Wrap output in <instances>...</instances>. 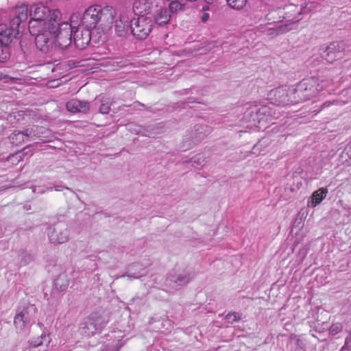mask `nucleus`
Wrapping results in <instances>:
<instances>
[{"label":"nucleus","mask_w":351,"mask_h":351,"mask_svg":"<svg viewBox=\"0 0 351 351\" xmlns=\"http://www.w3.org/2000/svg\"><path fill=\"white\" fill-rule=\"evenodd\" d=\"M319 4L310 1L305 4L295 5L290 3L286 5L282 10H279L281 22L285 23L277 27L278 34H285L294 29V27L302 19V16L316 10Z\"/></svg>","instance_id":"nucleus-1"},{"label":"nucleus","mask_w":351,"mask_h":351,"mask_svg":"<svg viewBox=\"0 0 351 351\" xmlns=\"http://www.w3.org/2000/svg\"><path fill=\"white\" fill-rule=\"evenodd\" d=\"M112 8L106 7L101 9L96 6H90L84 12L81 23L84 28L90 30L96 27L99 21H106L111 24L114 21V14Z\"/></svg>","instance_id":"nucleus-2"},{"label":"nucleus","mask_w":351,"mask_h":351,"mask_svg":"<svg viewBox=\"0 0 351 351\" xmlns=\"http://www.w3.org/2000/svg\"><path fill=\"white\" fill-rule=\"evenodd\" d=\"M51 22L56 23L54 38L57 50L62 51L65 58L72 56L69 49L73 40V27L69 23H59L56 19L51 20Z\"/></svg>","instance_id":"nucleus-3"},{"label":"nucleus","mask_w":351,"mask_h":351,"mask_svg":"<svg viewBox=\"0 0 351 351\" xmlns=\"http://www.w3.org/2000/svg\"><path fill=\"white\" fill-rule=\"evenodd\" d=\"M316 77L304 79L292 90L293 101L298 104L305 101L316 95L321 90Z\"/></svg>","instance_id":"nucleus-4"},{"label":"nucleus","mask_w":351,"mask_h":351,"mask_svg":"<svg viewBox=\"0 0 351 351\" xmlns=\"http://www.w3.org/2000/svg\"><path fill=\"white\" fill-rule=\"evenodd\" d=\"M55 29L56 23L49 20L44 23L43 31L34 36L36 47L43 53H49L53 49H57L54 38Z\"/></svg>","instance_id":"nucleus-5"},{"label":"nucleus","mask_w":351,"mask_h":351,"mask_svg":"<svg viewBox=\"0 0 351 351\" xmlns=\"http://www.w3.org/2000/svg\"><path fill=\"white\" fill-rule=\"evenodd\" d=\"M108 319L97 313H91L82 324V333L88 337L99 333L106 326Z\"/></svg>","instance_id":"nucleus-6"},{"label":"nucleus","mask_w":351,"mask_h":351,"mask_svg":"<svg viewBox=\"0 0 351 351\" xmlns=\"http://www.w3.org/2000/svg\"><path fill=\"white\" fill-rule=\"evenodd\" d=\"M193 276L194 275L190 269H173L167 274L165 285L172 289L178 290L186 286L193 278Z\"/></svg>","instance_id":"nucleus-7"},{"label":"nucleus","mask_w":351,"mask_h":351,"mask_svg":"<svg viewBox=\"0 0 351 351\" xmlns=\"http://www.w3.org/2000/svg\"><path fill=\"white\" fill-rule=\"evenodd\" d=\"M152 29V20L149 16H138L130 20V32L137 39L146 38Z\"/></svg>","instance_id":"nucleus-8"},{"label":"nucleus","mask_w":351,"mask_h":351,"mask_svg":"<svg viewBox=\"0 0 351 351\" xmlns=\"http://www.w3.org/2000/svg\"><path fill=\"white\" fill-rule=\"evenodd\" d=\"M36 313L35 305H28L22 309H18L14 318V324L16 329L24 330L32 326L34 322Z\"/></svg>","instance_id":"nucleus-9"},{"label":"nucleus","mask_w":351,"mask_h":351,"mask_svg":"<svg viewBox=\"0 0 351 351\" xmlns=\"http://www.w3.org/2000/svg\"><path fill=\"white\" fill-rule=\"evenodd\" d=\"M47 235L51 243L62 244L68 241L70 231L65 222H58L47 229Z\"/></svg>","instance_id":"nucleus-10"},{"label":"nucleus","mask_w":351,"mask_h":351,"mask_svg":"<svg viewBox=\"0 0 351 351\" xmlns=\"http://www.w3.org/2000/svg\"><path fill=\"white\" fill-rule=\"evenodd\" d=\"M59 11L53 10L51 14V10L47 6L43 5L41 3H36L32 5L29 8V16L32 19H37L41 21V22H48L49 20H53L58 18Z\"/></svg>","instance_id":"nucleus-11"},{"label":"nucleus","mask_w":351,"mask_h":351,"mask_svg":"<svg viewBox=\"0 0 351 351\" xmlns=\"http://www.w3.org/2000/svg\"><path fill=\"white\" fill-rule=\"evenodd\" d=\"M245 116L250 117L254 121H269L272 118L276 117V113L275 109L268 106H261L249 108L245 112Z\"/></svg>","instance_id":"nucleus-12"},{"label":"nucleus","mask_w":351,"mask_h":351,"mask_svg":"<svg viewBox=\"0 0 351 351\" xmlns=\"http://www.w3.org/2000/svg\"><path fill=\"white\" fill-rule=\"evenodd\" d=\"M269 99L276 106H287L295 104L293 100L292 91L291 94L286 87H278L270 91Z\"/></svg>","instance_id":"nucleus-13"},{"label":"nucleus","mask_w":351,"mask_h":351,"mask_svg":"<svg viewBox=\"0 0 351 351\" xmlns=\"http://www.w3.org/2000/svg\"><path fill=\"white\" fill-rule=\"evenodd\" d=\"M210 132V127L206 125L197 124L193 130L186 136L185 143H188V148L191 145L201 142Z\"/></svg>","instance_id":"nucleus-14"},{"label":"nucleus","mask_w":351,"mask_h":351,"mask_svg":"<svg viewBox=\"0 0 351 351\" xmlns=\"http://www.w3.org/2000/svg\"><path fill=\"white\" fill-rule=\"evenodd\" d=\"M344 50V44L341 42H332L320 53L321 56L327 62L332 63L341 58Z\"/></svg>","instance_id":"nucleus-15"},{"label":"nucleus","mask_w":351,"mask_h":351,"mask_svg":"<svg viewBox=\"0 0 351 351\" xmlns=\"http://www.w3.org/2000/svg\"><path fill=\"white\" fill-rule=\"evenodd\" d=\"M157 2L152 0H135L133 4V10L136 15L151 16L153 12L156 11Z\"/></svg>","instance_id":"nucleus-16"},{"label":"nucleus","mask_w":351,"mask_h":351,"mask_svg":"<svg viewBox=\"0 0 351 351\" xmlns=\"http://www.w3.org/2000/svg\"><path fill=\"white\" fill-rule=\"evenodd\" d=\"M91 32L88 28L77 27L73 33V42L80 49H85L90 43Z\"/></svg>","instance_id":"nucleus-17"},{"label":"nucleus","mask_w":351,"mask_h":351,"mask_svg":"<svg viewBox=\"0 0 351 351\" xmlns=\"http://www.w3.org/2000/svg\"><path fill=\"white\" fill-rule=\"evenodd\" d=\"M156 10V12H153L151 16L149 17L151 19L153 18L155 22L159 25H163L167 24L169 22L171 17V15L169 14V11L167 10L166 8L159 6L158 4L157 9Z\"/></svg>","instance_id":"nucleus-18"},{"label":"nucleus","mask_w":351,"mask_h":351,"mask_svg":"<svg viewBox=\"0 0 351 351\" xmlns=\"http://www.w3.org/2000/svg\"><path fill=\"white\" fill-rule=\"evenodd\" d=\"M148 271L146 267H143L139 263H135L130 265L128 269V271L123 276H128L130 278H139L147 275Z\"/></svg>","instance_id":"nucleus-19"},{"label":"nucleus","mask_w":351,"mask_h":351,"mask_svg":"<svg viewBox=\"0 0 351 351\" xmlns=\"http://www.w3.org/2000/svg\"><path fill=\"white\" fill-rule=\"evenodd\" d=\"M114 23L115 32L118 36H125L130 30V20L125 16H121Z\"/></svg>","instance_id":"nucleus-20"},{"label":"nucleus","mask_w":351,"mask_h":351,"mask_svg":"<svg viewBox=\"0 0 351 351\" xmlns=\"http://www.w3.org/2000/svg\"><path fill=\"white\" fill-rule=\"evenodd\" d=\"M14 30L9 29L8 25L0 24V41L2 45H8L17 35Z\"/></svg>","instance_id":"nucleus-21"},{"label":"nucleus","mask_w":351,"mask_h":351,"mask_svg":"<svg viewBox=\"0 0 351 351\" xmlns=\"http://www.w3.org/2000/svg\"><path fill=\"white\" fill-rule=\"evenodd\" d=\"M327 188H320L314 191L308 199L307 205L308 207L314 208L319 205L328 194Z\"/></svg>","instance_id":"nucleus-22"},{"label":"nucleus","mask_w":351,"mask_h":351,"mask_svg":"<svg viewBox=\"0 0 351 351\" xmlns=\"http://www.w3.org/2000/svg\"><path fill=\"white\" fill-rule=\"evenodd\" d=\"M69 280L66 274H60L54 280L52 293L64 291L69 286Z\"/></svg>","instance_id":"nucleus-23"},{"label":"nucleus","mask_w":351,"mask_h":351,"mask_svg":"<svg viewBox=\"0 0 351 351\" xmlns=\"http://www.w3.org/2000/svg\"><path fill=\"white\" fill-rule=\"evenodd\" d=\"M161 123L150 125L147 127L143 128L138 132L141 133L143 136L154 138L157 134L162 132Z\"/></svg>","instance_id":"nucleus-24"},{"label":"nucleus","mask_w":351,"mask_h":351,"mask_svg":"<svg viewBox=\"0 0 351 351\" xmlns=\"http://www.w3.org/2000/svg\"><path fill=\"white\" fill-rule=\"evenodd\" d=\"M207 156L204 153L198 154L190 159L189 163L196 169H201L206 162Z\"/></svg>","instance_id":"nucleus-25"},{"label":"nucleus","mask_w":351,"mask_h":351,"mask_svg":"<svg viewBox=\"0 0 351 351\" xmlns=\"http://www.w3.org/2000/svg\"><path fill=\"white\" fill-rule=\"evenodd\" d=\"M29 31L32 36L36 35L41 32L43 29V22H41L40 20L37 19H32L30 18V21H29Z\"/></svg>","instance_id":"nucleus-26"},{"label":"nucleus","mask_w":351,"mask_h":351,"mask_svg":"<svg viewBox=\"0 0 351 351\" xmlns=\"http://www.w3.org/2000/svg\"><path fill=\"white\" fill-rule=\"evenodd\" d=\"M97 106V98L93 103H89L86 101H82L78 99L77 108L78 112L87 113L88 111L91 108L95 110Z\"/></svg>","instance_id":"nucleus-27"},{"label":"nucleus","mask_w":351,"mask_h":351,"mask_svg":"<svg viewBox=\"0 0 351 351\" xmlns=\"http://www.w3.org/2000/svg\"><path fill=\"white\" fill-rule=\"evenodd\" d=\"M18 260L21 266H25L34 261V256L27 251H21L18 255Z\"/></svg>","instance_id":"nucleus-28"},{"label":"nucleus","mask_w":351,"mask_h":351,"mask_svg":"<svg viewBox=\"0 0 351 351\" xmlns=\"http://www.w3.org/2000/svg\"><path fill=\"white\" fill-rule=\"evenodd\" d=\"M10 142L12 144L18 145L25 141V138L21 131H14L9 137Z\"/></svg>","instance_id":"nucleus-29"},{"label":"nucleus","mask_w":351,"mask_h":351,"mask_svg":"<svg viewBox=\"0 0 351 351\" xmlns=\"http://www.w3.org/2000/svg\"><path fill=\"white\" fill-rule=\"evenodd\" d=\"M247 0H226L230 7L235 10L242 9Z\"/></svg>","instance_id":"nucleus-30"},{"label":"nucleus","mask_w":351,"mask_h":351,"mask_svg":"<svg viewBox=\"0 0 351 351\" xmlns=\"http://www.w3.org/2000/svg\"><path fill=\"white\" fill-rule=\"evenodd\" d=\"M27 5H23L18 8L16 10V18L20 19L21 22L25 21L27 19Z\"/></svg>","instance_id":"nucleus-31"},{"label":"nucleus","mask_w":351,"mask_h":351,"mask_svg":"<svg viewBox=\"0 0 351 351\" xmlns=\"http://www.w3.org/2000/svg\"><path fill=\"white\" fill-rule=\"evenodd\" d=\"M21 21L20 19L14 16L13 19H12L10 21V26L8 27L9 29H13L14 33L18 36L20 34L19 31V26Z\"/></svg>","instance_id":"nucleus-32"},{"label":"nucleus","mask_w":351,"mask_h":351,"mask_svg":"<svg viewBox=\"0 0 351 351\" xmlns=\"http://www.w3.org/2000/svg\"><path fill=\"white\" fill-rule=\"evenodd\" d=\"M78 99H73L69 100L66 104V110L71 112L76 113L78 112L77 108Z\"/></svg>","instance_id":"nucleus-33"},{"label":"nucleus","mask_w":351,"mask_h":351,"mask_svg":"<svg viewBox=\"0 0 351 351\" xmlns=\"http://www.w3.org/2000/svg\"><path fill=\"white\" fill-rule=\"evenodd\" d=\"M169 11L172 13L177 12L178 11L183 10L184 5L180 3L178 1H173L169 5Z\"/></svg>","instance_id":"nucleus-34"},{"label":"nucleus","mask_w":351,"mask_h":351,"mask_svg":"<svg viewBox=\"0 0 351 351\" xmlns=\"http://www.w3.org/2000/svg\"><path fill=\"white\" fill-rule=\"evenodd\" d=\"M225 319L228 320L231 324L237 322L241 319V314L237 312L228 313L226 315Z\"/></svg>","instance_id":"nucleus-35"},{"label":"nucleus","mask_w":351,"mask_h":351,"mask_svg":"<svg viewBox=\"0 0 351 351\" xmlns=\"http://www.w3.org/2000/svg\"><path fill=\"white\" fill-rule=\"evenodd\" d=\"M343 329V325L341 323L337 322L332 324L329 328V334L330 335H336L339 333Z\"/></svg>","instance_id":"nucleus-36"},{"label":"nucleus","mask_w":351,"mask_h":351,"mask_svg":"<svg viewBox=\"0 0 351 351\" xmlns=\"http://www.w3.org/2000/svg\"><path fill=\"white\" fill-rule=\"evenodd\" d=\"M101 104L99 107V111L101 114H108L110 110V103L106 100H101Z\"/></svg>","instance_id":"nucleus-37"},{"label":"nucleus","mask_w":351,"mask_h":351,"mask_svg":"<svg viewBox=\"0 0 351 351\" xmlns=\"http://www.w3.org/2000/svg\"><path fill=\"white\" fill-rule=\"evenodd\" d=\"M8 45H0V61L5 62L9 57Z\"/></svg>","instance_id":"nucleus-38"},{"label":"nucleus","mask_w":351,"mask_h":351,"mask_svg":"<svg viewBox=\"0 0 351 351\" xmlns=\"http://www.w3.org/2000/svg\"><path fill=\"white\" fill-rule=\"evenodd\" d=\"M21 133L23 134L24 138H34L36 136L34 128H26L23 131L21 132Z\"/></svg>","instance_id":"nucleus-39"},{"label":"nucleus","mask_w":351,"mask_h":351,"mask_svg":"<svg viewBox=\"0 0 351 351\" xmlns=\"http://www.w3.org/2000/svg\"><path fill=\"white\" fill-rule=\"evenodd\" d=\"M345 156H347L351 160V142L348 145H346L343 152L342 157L344 158Z\"/></svg>","instance_id":"nucleus-40"},{"label":"nucleus","mask_w":351,"mask_h":351,"mask_svg":"<svg viewBox=\"0 0 351 351\" xmlns=\"http://www.w3.org/2000/svg\"><path fill=\"white\" fill-rule=\"evenodd\" d=\"M21 49L25 56L29 54V47L27 43L24 44V42H21Z\"/></svg>","instance_id":"nucleus-41"},{"label":"nucleus","mask_w":351,"mask_h":351,"mask_svg":"<svg viewBox=\"0 0 351 351\" xmlns=\"http://www.w3.org/2000/svg\"><path fill=\"white\" fill-rule=\"evenodd\" d=\"M133 105L134 108H136L138 106H142L144 107L145 110H147V111L152 112L151 107H147L144 104H142L140 101H136L134 102Z\"/></svg>","instance_id":"nucleus-42"},{"label":"nucleus","mask_w":351,"mask_h":351,"mask_svg":"<svg viewBox=\"0 0 351 351\" xmlns=\"http://www.w3.org/2000/svg\"><path fill=\"white\" fill-rule=\"evenodd\" d=\"M13 78L9 77L7 75L3 74L0 73V81H3L4 82H8L9 80H12Z\"/></svg>","instance_id":"nucleus-43"},{"label":"nucleus","mask_w":351,"mask_h":351,"mask_svg":"<svg viewBox=\"0 0 351 351\" xmlns=\"http://www.w3.org/2000/svg\"><path fill=\"white\" fill-rule=\"evenodd\" d=\"M308 251V247L305 246L300 250L299 253L302 256V258H304L306 256Z\"/></svg>","instance_id":"nucleus-44"},{"label":"nucleus","mask_w":351,"mask_h":351,"mask_svg":"<svg viewBox=\"0 0 351 351\" xmlns=\"http://www.w3.org/2000/svg\"><path fill=\"white\" fill-rule=\"evenodd\" d=\"M345 347H348V348L351 350V337L347 336L345 340Z\"/></svg>","instance_id":"nucleus-45"},{"label":"nucleus","mask_w":351,"mask_h":351,"mask_svg":"<svg viewBox=\"0 0 351 351\" xmlns=\"http://www.w3.org/2000/svg\"><path fill=\"white\" fill-rule=\"evenodd\" d=\"M259 146H260V143H258L257 144L254 145V147L252 148V153L253 154H260Z\"/></svg>","instance_id":"nucleus-46"},{"label":"nucleus","mask_w":351,"mask_h":351,"mask_svg":"<svg viewBox=\"0 0 351 351\" xmlns=\"http://www.w3.org/2000/svg\"><path fill=\"white\" fill-rule=\"evenodd\" d=\"M209 19V14L206 12L202 13L201 16V21L203 23H206Z\"/></svg>","instance_id":"nucleus-47"},{"label":"nucleus","mask_w":351,"mask_h":351,"mask_svg":"<svg viewBox=\"0 0 351 351\" xmlns=\"http://www.w3.org/2000/svg\"><path fill=\"white\" fill-rule=\"evenodd\" d=\"M64 188L69 189L68 187H64L62 186H56L54 187V190L56 191H61Z\"/></svg>","instance_id":"nucleus-48"},{"label":"nucleus","mask_w":351,"mask_h":351,"mask_svg":"<svg viewBox=\"0 0 351 351\" xmlns=\"http://www.w3.org/2000/svg\"><path fill=\"white\" fill-rule=\"evenodd\" d=\"M350 351L348 347H345V345L340 349V351Z\"/></svg>","instance_id":"nucleus-49"},{"label":"nucleus","mask_w":351,"mask_h":351,"mask_svg":"<svg viewBox=\"0 0 351 351\" xmlns=\"http://www.w3.org/2000/svg\"><path fill=\"white\" fill-rule=\"evenodd\" d=\"M191 98L188 99V100L186 101V104L193 103L194 101L191 100Z\"/></svg>","instance_id":"nucleus-50"},{"label":"nucleus","mask_w":351,"mask_h":351,"mask_svg":"<svg viewBox=\"0 0 351 351\" xmlns=\"http://www.w3.org/2000/svg\"><path fill=\"white\" fill-rule=\"evenodd\" d=\"M208 10V5L204 6L202 8V10L203 11H206V10Z\"/></svg>","instance_id":"nucleus-51"},{"label":"nucleus","mask_w":351,"mask_h":351,"mask_svg":"<svg viewBox=\"0 0 351 351\" xmlns=\"http://www.w3.org/2000/svg\"><path fill=\"white\" fill-rule=\"evenodd\" d=\"M348 212H349L350 215H351V208L348 209Z\"/></svg>","instance_id":"nucleus-52"},{"label":"nucleus","mask_w":351,"mask_h":351,"mask_svg":"<svg viewBox=\"0 0 351 351\" xmlns=\"http://www.w3.org/2000/svg\"><path fill=\"white\" fill-rule=\"evenodd\" d=\"M48 190L51 191V190H53V188H52V187H50V188H49V189H48Z\"/></svg>","instance_id":"nucleus-53"},{"label":"nucleus","mask_w":351,"mask_h":351,"mask_svg":"<svg viewBox=\"0 0 351 351\" xmlns=\"http://www.w3.org/2000/svg\"><path fill=\"white\" fill-rule=\"evenodd\" d=\"M324 106H327V105H326V102L324 104Z\"/></svg>","instance_id":"nucleus-54"},{"label":"nucleus","mask_w":351,"mask_h":351,"mask_svg":"<svg viewBox=\"0 0 351 351\" xmlns=\"http://www.w3.org/2000/svg\"><path fill=\"white\" fill-rule=\"evenodd\" d=\"M348 336H350V337H351V330H350V334H349V335H348Z\"/></svg>","instance_id":"nucleus-55"}]
</instances>
